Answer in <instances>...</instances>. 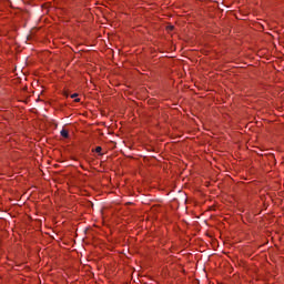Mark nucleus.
I'll return each instance as SVG.
<instances>
[{"mask_svg": "<svg viewBox=\"0 0 284 284\" xmlns=\"http://www.w3.org/2000/svg\"><path fill=\"white\" fill-rule=\"evenodd\" d=\"M60 134H61V136H63V139H69L70 138V133L65 129H62Z\"/></svg>", "mask_w": 284, "mask_h": 284, "instance_id": "1", "label": "nucleus"}, {"mask_svg": "<svg viewBox=\"0 0 284 284\" xmlns=\"http://www.w3.org/2000/svg\"><path fill=\"white\" fill-rule=\"evenodd\" d=\"M102 150H103V149H102L101 146H97V148H95L97 154H103V153H101Z\"/></svg>", "mask_w": 284, "mask_h": 284, "instance_id": "2", "label": "nucleus"}, {"mask_svg": "<svg viewBox=\"0 0 284 284\" xmlns=\"http://www.w3.org/2000/svg\"><path fill=\"white\" fill-rule=\"evenodd\" d=\"M77 97H79V94H78V93H73V94L71 95V99H77Z\"/></svg>", "mask_w": 284, "mask_h": 284, "instance_id": "3", "label": "nucleus"}, {"mask_svg": "<svg viewBox=\"0 0 284 284\" xmlns=\"http://www.w3.org/2000/svg\"><path fill=\"white\" fill-rule=\"evenodd\" d=\"M80 101H81V99H79V98H78V99H75V103H79Z\"/></svg>", "mask_w": 284, "mask_h": 284, "instance_id": "4", "label": "nucleus"}, {"mask_svg": "<svg viewBox=\"0 0 284 284\" xmlns=\"http://www.w3.org/2000/svg\"><path fill=\"white\" fill-rule=\"evenodd\" d=\"M170 30H174V27H169Z\"/></svg>", "mask_w": 284, "mask_h": 284, "instance_id": "5", "label": "nucleus"}]
</instances>
